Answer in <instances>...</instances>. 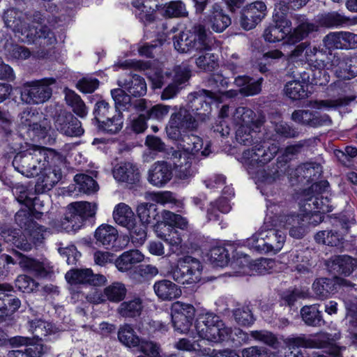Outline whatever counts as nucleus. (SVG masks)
I'll use <instances>...</instances> for the list:
<instances>
[{"label":"nucleus","instance_id":"1","mask_svg":"<svg viewBox=\"0 0 357 357\" xmlns=\"http://www.w3.org/2000/svg\"><path fill=\"white\" fill-rule=\"evenodd\" d=\"M278 151L277 144L266 146L260 142L243 151L241 162L250 174L256 175L264 183H272L284 176L286 168L283 169L282 167L286 165L282 164L278 158L276 167L260 170L275 157Z\"/></svg>","mask_w":357,"mask_h":357},{"label":"nucleus","instance_id":"2","mask_svg":"<svg viewBox=\"0 0 357 357\" xmlns=\"http://www.w3.org/2000/svg\"><path fill=\"white\" fill-rule=\"evenodd\" d=\"M283 14L275 8L273 24L265 29L263 36L268 43H276L286 39L288 45H295L306 38L310 33L317 31V26L311 22H301L291 31V22Z\"/></svg>","mask_w":357,"mask_h":357},{"label":"nucleus","instance_id":"3","mask_svg":"<svg viewBox=\"0 0 357 357\" xmlns=\"http://www.w3.org/2000/svg\"><path fill=\"white\" fill-rule=\"evenodd\" d=\"M61 161V155L52 149L32 146L24 151L18 153L13 160L16 171L26 177L38 176L45 165Z\"/></svg>","mask_w":357,"mask_h":357},{"label":"nucleus","instance_id":"4","mask_svg":"<svg viewBox=\"0 0 357 357\" xmlns=\"http://www.w3.org/2000/svg\"><path fill=\"white\" fill-rule=\"evenodd\" d=\"M195 329L200 338L213 343L227 341L232 334L231 327L226 326L219 316L209 312L199 314Z\"/></svg>","mask_w":357,"mask_h":357},{"label":"nucleus","instance_id":"5","mask_svg":"<svg viewBox=\"0 0 357 357\" xmlns=\"http://www.w3.org/2000/svg\"><path fill=\"white\" fill-rule=\"evenodd\" d=\"M341 337L340 333L334 334L328 333H319L310 337L304 335L289 337L287 340V343L290 348H312L323 349L330 347L331 354L334 357H342V352L346 349L344 347L337 346L335 343Z\"/></svg>","mask_w":357,"mask_h":357},{"label":"nucleus","instance_id":"6","mask_svg":"<svg viewBox=\"0 0 357 357\" xmlns=\"http://www.w3.org/2000/svg\"><path fill=\"white\" fill-rule=\"evenodd\" d=\"M97 211L96 203L77 202L70 204L61 222L62 228L67 232L75 231L81 228L84 222L95 216Z\"/></svg>","mask_w":357,"mask_h":357},{"label":"nucleus","instance_id":"7","mask_svg":"<svg viewBox=\"0 0 357 357\" xmlns=\"http://www.w3.org/2000/svg\"><path fill=\"white\" fill-rule=\"evenodd\" d=\"M202 266L199 259L187 255L179 258L172 267L170 275L177 282L192 284L200 281Z\"/></svg>","mask_w":357,"mask_h":357},{"label":"nucleus","instance_id":"8","mask_svg":"<svg viewBox=\"0 0 357 357\" xmlns=\"http://www.w3.org/2000/svg\"><path fill=\"white\" fill-rule=\"evenodd\" d=\"M56 82L54 78L46 77L26 82L21 92V99L27 104L37 105L46 102L52 96L50 86Z\"/></svg>","mask_w":357,"mask_h":357},{"label":"nucleus","instance_id":"9","mask_svg":"<svg viewBox=\"0 0 357 357\" xmlns=\"http://www.w3.org/2000/svg\"><path fill=\"white\" fill-rule=\"evenodd\" d=\"M328 187V183L326 181H321L311 185V186L305 190L301 195V202H303V205H307L310 209L317 210V212L321 213H328L332 211V206L330 204V200L327 197L324 196Z\"/></svg>","mask_w":357,"mask_h":357},{"label":"nucleus","instance_id":"10","mask_svg":"<svg viewBox=\"0 0 357 357\" xmlns=\"http://www.w3.org/2000/svg\"><path fill=\"white\" fill-rule=\"evenodd\" d=\"M197 126V121L190 111L181 107L171 115L166 127L167 135L170 139L176 140L182 137L181 132L193 130Z\"/></svg>","mask_w":357,"mask_h":357},{"label":"nucleus","instance_id":"11","mask_svg":"<svg viewBox=\"0 0 357 357\" xmlns=\"http://www.w3.org/2000/svg\"><path fill=\"white\" fill-rule=\"evenodd\" d=\"M195 314V307L189 303L176 301L172 304L171 315L175 331L187 333Z\"/></svg>","mask_w":357,"mask_h":357},{"label":"nucleus","instance_id":"12","mask_svg":"<svg viewBox=\"0 0 357 357\" xmlns=\"http://www.w3.org/2000/svg\"><path fill=\"white\" fill-rule=\"evenodd\" d=\"M63 161V158L61 155V160L55 162H50L45 165L38 174V178L35 185V190L38 193H44L50 190L61 178L62 172L61 169L58 167Z\"/></svg>","mask_w":357,"mask_h":357},{"label":"nucleus","instance_id":"13","mask_svg":"<svg viewBox=\"0 0 357 357\" xmlns=\"http://www.w3.org/2000/svg\"><path fill=\"white\" fill-rule=\"evenodd\" d=\"M288 264L292 271L301 275L312 273L315 266L311 251L307 248L291 250L288 255Z\"/></svg>","mask_w":357,"mask_h":357},{"label":"nucleus","instance_id":"14","mask_svg":"<svg viewBox=\"0 0 357 357\" xmlns=\"http://www.w3.org/2000/svg\"><path fill=\"white\" fill-rule=\"evenodd\" d=\"M291 119L295 123L310 128L329 126L332 120L329 115L310 109H297L293 112Z\"/></svg>","mask_w":357,"mask_h":357},{"label":"nucleus","instance_id":"15","mask_svg":"<svg viewBox=\"0 0 357 357\" xmlns=\"http://www.w3.org/2000/svg\"><path fill=\"white\" fill-rule=\"evenodd\" d=\"M56 129L68 137H80L84 134L82 123L73 114L61 111L54 117Z\"/></svg>","mask_w":357,"mask_h":357},{"label":"nucleus","instance_id":"16","mask_svg":"<svg viewBox=\"0 0 357 357\" xmlns=\"http://www.w3.org/2000/svg\"><path fill=\"white\" fill-rule=\"evenodd\" d=\"M172 82L162 91L161 99L162 100L174 98L184 88V84L191 76V70L187 65H181L175 67Z\"/></svg>","mask_w":357,"mask_h":357},{"label":"nucleus","instance_id":"17","mask_svg":"<svg viewBox=\"0 0 357 357\" xmlns=\"http://www.w3.org/2000/svg\"><path fill=\"white\" fill-rule=\"evenodd\" d=\"M17 199L26 206V208L18 211L15 216L16 223L24 229V232L27 229H30L31 227H34L36 223L32 219V208H35L40 200L37 197H29L26 192H22Z\"/></svg>","mask_w":357,"mask_h":357},{"label":"nucleus","instance_id":"18","mask_svg":"<svg viewBox=\"0 0 357 357\" xmlns=\"http://www.w3.org/2000/svg\"><path fill=\"white\" fill-rule=\"evenodd\" d=\"M172 165L166 161H157L149 168L147 181L152 185L162 188L172 178Z\"/></svg>","mask_w":357,"mask_h":357},{"label":"nucleus","instance_id":"19","mask_svg":"<svg viewBox=\"0 0 357 357\" xmlns=\"http://www.w3.org/2000/svg\"><path fill=\"white\" fill-rule=\"evenodd\" d=\"M192 50L197 52L211 51L217 46L212 33L202 24L192 27Z\"/></svg>","mask_w":357,"mask_h":357},{"label":"nucleus","instance_id":"20","mask_svg":"<svg viewBox=\"0 0 357 357\" xmlns=\"http://www.w3.org/2000/svg\"><path fill=\"white\" fill-rule=\"evenodd\" d=\"M66 280L72 284H89L100 286L107 282L106 278L100 274H93L90 268L72 269L66 274Z\"/></svg>","mask_w":357,"mask_h":357},{"label":"nucleus","instance_id":"21","mask_svg":"<svg viewBox=\"0 0 357 357\" xmlns=\"http://www.w3.org/2000/svg\"><path fill=\"white\" fill-rule=\"evenodd\" d=\"M278 225L275 227L289 229V236L297 239L302 238L307 233L305 218L300 215H283L278 218Z\"/></svg>","mask_w":357,"mask_h":357},{"label":"nucleus","instance_id":"22","mask_svg":"<svg viewBox=\"0 0 357 357\" xmlns=\"http://www.w3.org/2000/svg\"><path fill=\"white\" fill-rule=\"evenodd\" d=\"M331 67H335V72L338 77L350 79L357 75V56H340L337 54L331 55Z\"/></svg>","mask_w":357,"mask_h":357},{"label":"nucleus","instance_id":"23","mask_svg":"<svg viewBox=\"0 0 357 357\" xmlns=\"http://www.w3.org/2000/svg\"><path fill=\"white\" fill-rule=\"evenodd\" d=\"M188 99L189 108L198 114H201L199 111L208 112L211 105L218 101V97L215 93L205 89L189 94Z\"/></svg>","mask_w":357,"mask_h":357},{"label":"nucleus","instance_id":"24","mask_svg":"<svg viewBox=\"0 0 357 357\" xmlns=\"http://www.w3.org/2000/svg\"><path fill=\"white\" fill-rule=\"evenodd\" d=\"M127 294V289L124 284L114 282L104 289L103 294H96L93 296L96 303H104L109 301L112 303H119L123 301Z\"/></svg>","mask_w":357,"mask_h":357},{"label":"nucleus","instance_id":"25","mask_svg":"<svg viewBox=\"0 0 357 357\" xmlns=\"http://www.w3.org/2000/svg\"><path fill=\"white\" fill-rule=\"evenodd\" d=\"M118 84L135 97L144 96L147 91L144 79L135 74H130L125 78H121L118 81Z\"/></svg>","mask_w":357,"mask_h":357},{"label":"nucleus","instance_id":"26","mask_svg":"<svg viewBox=\"0 0 357 357\" xmlns=\"http://www.w3.org/2000/svg\"><path fill=\"white\" fill-rule=\"evenodd\" d=\"M328 59L331 61L333 57L330 55ZM312 71H314L312 77V84L314 85H326L329 82V75L325 70V68H335L331 67V63H326L322 59L315 58L312 61L307 63Z\"/></svg>","mask_w":357,"mask_h":357},{"label":"nucleus","instance_id":"27","mask_svg":"<svg viewBox=\"0 0 357 357\" xmlns=\"http://www.w3.org/2000/svg\"><path fill=\"white\" fill-rule=\"evenodd\" d=\"M180 138V145L186 152L192 155H197L200 152L201 155L205 157L209 155L211 152L210 146L206 144L203 149L204 142L200 137L195 135H184Z\"/></svg>","mask_w":357,"mask_h":357},{"label":"nucleus","instance_id":"28","mask_svg":"<svg viewBox=\"0 0 357 357\" xmlns=\"http://www.w3.org/2000/svg\"><path fill=\"white\" fill-rule=\"evenodd\" d=\"M153 289L156 296L162 301L177 298L182 294L181 288L177 284L165 279L155 282Z\"/></svg>","mask_w":357,"mask_h":357},{"label":"nucleus","instance_id":"29","mask_svg":"<svg viewBox=\"0 0 357 357\" xmlns=\"http://www.w3.org/2000/svg\"><path fill=\"white\" fill-rule=\"evenodd\" d=\"M0 235L5 242L11 243L16 248L23 250H31V243L24 238L23 233L19 229L5 226L1 229Z\"/></svg>","mask_w":357,"mask_h":357},{"label":"nucleus","instance_id":"30","mask_svg":"<svg viewBox=\"0 0 357 357\" xmlns=\"http://www.w3.org/2000/svg\"><path fill=\"white\" fill-rule=\"evenodd\" d=\"M334 273L349 275L357 266V260L348 255L335 256L328 261Z\"/></svg>","mask_w":357,"mask_h":357},{"label":"nucleus","instance_id":"31","mask_svg":"<svg viewBox=\"0 0 357 357\" xmlns=\"http://www.w3.org/2000/svg\"><path fill=\"white\" fill-rule=\"evenodd\" d=\"M114 178L119 182L134 184L139 180L138 169L132 163L125 162L121 164L113 171Z\"/></svg>","mask_w":357,"mask_h":357},{"label":"nucleus","instance_id":"32","mask_svg":"<svg viewBox=\"0 0 357 357\" xmlns=\"http://www.w3.org/2000/svg\"><path fill=\"white\" fill-rule=\"evenodd\" d=\"M220 3H223V0L215 2L212 5V10L210 17L211 28L216 32H222L227 27L231 24L230 17L225 14Z\"/></svg>","mask_w":357,"mask_h":357},{"label":"nucleus","instance_id":"33","mask_svg":"<svg viewBox=\"0 0 357 357\" xmlns=\"http://www.w3.org/2000/svg\"><path fill=\"white\" fill-rule=\"evenodd\" d=\"M94 236L99 245L109 249L114 247L119 234L117 229L113 226L103 224L96 229Z\"/></svg>","mask_w":357,"mask_h":357},{"label":"nucleus","instance_id":"34","mask_svg":"<svg viewBox=\"0 0 357 357\" xmlns=\"http://www.w3.org/2000/svg\"><path fill=\"white\" fill-rule=\"evenodd\" d=\"M319 305H305L301 309V316L304 323L312 327H321L325 324Z\"/></svg>","mask_w":357,"mask_h":357},{"label":"nucleus","instance_id":"35","mask_svg":"<svg viewBox=\"0 0 357 357\" xmlns=\"http://www.w3.org/2000/svg\"><path fill=\"white\" fill-rule=\"evenodd\" d=\"M113 218L116 224L126 228L130 227L136 220L132 208L125 203H120L115 206Z\"/></svg>","mask_w":357,"mask_h":357},{"label":"nucleus","instance_id":"36","mask_svg":"<svg viewBox=\"0 0 357 357\" xmlns=\"http://www.w3.org/2000/svg\"><path fill=\"white\" fill-rule=\"evenodd\" d=\"M143 310V302L139 297L122 302L117 308L118 314L124 318L139 317Z\"/></svg>","mask_w":357,"mask_h":357},{"label":"nucleus","instance_id":"37","mask_svg":"<svg viewBox=\"0 0 357 357\" xmlns=\"http://www.w3.org/2000/svg\"><path fill=\"white\" fill-rule=\"evenodd\" d=\"M144 255L137 250H131L124 252L116 260V266L119 271L125 272L130 270L132 266L141 262Z\"/></svg>","mask_w":357,"mask_h":357},{"label":"nucleus","instance_id":"38","mask_svg":"<svg viewBox=\"0 0 357 357\" xmlns=\"http://www.w3.org/2000/svg\"><path fill=\"white\" fill-rule=\"evenodd\" d=\"M233 120L239 126H255L256 128L260 126V122L256 119L255 112L246 107H237L234 112Z\"/></svg>","mask_w":357,"mask_h":357},{"label":"nucleus","instance_id":"39","mask_svg":"<svg viewBox=\"0 0 357 357\" xmlns=\"http://www.w3.org/2000/svg\"><path fill=\"white\" fill-rule=\"evenodd\" d=\"M266 248L268 252H273L276 253L283 248L286 240V234L284 231L276 229H266Z\"/></svg>","mask_w":357,"mask_h":357},{"label":"nucleus","instance_id":"40","mask_svg":"<svg viewBox=\"0 0 357 357\" xmlns=\"http://www.w3.org/2000/svg\"><path fill=\"white\" fill-rule=\"evenodd\" d=\"M257 128L255 126H243L236 131V139L238 143L244 146H254L259 143V137Z\"/></svg>","mask_w":357,"mask_h":357},{"label":"nucleus","instance_id":"41","mask_svg":"<svg viewBox=\"0 0 357 357\" xmlns=\"http://www.w3.org/2000/svg\"><path fill=\"white\" fill-rule=\"evenodd\" d=\"M312 289L319 299L327 298L336 290V282L333 279L321 278L317 279L312 284Z\"/></svg>","mask_w":357,"mask_h":357},{"label":"nucleus","instance_id":"42","mask_svg":"<svg viewBox=\"0 0 357 357\" xmlns=\"http://www.w3.org/2000/svg\"><path fill=\"white\" fill-rule=\"evenodd\" d=\"M65 100L66 104L80 118H84L88 114L87 107L81 97L72 90L65 91Z\"/></svg>","mask_w":357,"mask_h":357},{"label":"nucleus","instance_id":"43","mask_svg":"<svg viewBox=\"0 0 357 357\" xmlns=\"http://www.w3.org/2000/svg\"><path fill=\"white\" fill-rule=\"evenodd\" d=\"M118 339L123 345L129 348H137L141 340L132 326L128 324L120 326Z\"/></svg>","mask_w":357,"mask_h":357},{"label":"nucleus","instance_id":"44","mask_svg":"<svg viewBox=\"0 0 357 357\" xmlns=\"http://www.w3.org/2000/svg\"><path fill=\"white\" fill-rule=\"evenodd\" d=\"M29 331L36 339V343H41L40 341L43 337L52 331V324L40 319H36L29 321Z\"/></svg>","mask_w":357,"mask_h":357},{"label":"nucleus","instance_id":"45","mask_svg":"<svg viewBox=\"0 0 357 357\" xmlns=\"http://www.w3.org/2000/svg\"><path fill=\"white\" fill-rule=\"evenodd\" d=\"M136 8L135 15L144 24H148L155 20V12L158 5L154 3L153 6H148L136 0L132 3Z\"/></svg>","mask_w":357,"mask_h":357},{"label":"nucleus","instance_id":"46","mask_svg":"<svg viewBox=\"0 0 357 357\" xmlns=\"http://www.w3.org/2000/svg\"><path fill=\"white\" fill-rule=\"evenodd\" d=\"M229 197H221L215 202H211L207 209V217L209 220H218L219 212L227 213L231 210Z\"/></svg>","mask_w":357,"mask_h":357},{"label":"nucleus","instance_id":"47","mask_svg":"<svg viewBox=\"0 0 357 357\" xmlns=\"http://www.w3.org/2000/svg\"><path fill=\"white\" fill-rule=\"evenodd\" d=\"M284 93L292 100H300L308 96L305 86L299 79H293L287 82L284 89Z\"/></svg>","mask_w":357,"mask_h":357},{"label":"nucleus","instance_id":"48","mask_svg":"<svg viewBox=\"0 0 357 357\" xmlns=\"http://www.w3.org/2000/svg\"><path fill=\"white\" fill-rule=\"evenodd\" d=\"M137 213L140 222L147 226L153 224L158 215L155 205L150 203H142L139 204L137 208Z\"/></svg>","mask_w":357,"mask_h":357},{"label":"nucleus","instance_id":"49","mask_svg":"<svg viewBox=\"0 0 357 357\" xmlns=\"http://www.w3.org/2000/svg\"><path fill=\"white\" fill-rule=\"evenodd\" d=\"M342 239L341 234L333 229L319 231L314 236L317 243L329 246H338L341 244Z\"/></svg>","mask_w":357,"mask_h":357},{"label":"nucleus","instance_id":"50","mask_svg":"<svg viewBox=\"0 0 357 357\" xmlns=\"http://www.w3.org/2000/svg\"><path fill=\"white\" fill-rule=\"evenodd\" d=\"M320 169V165L317 163L305 162L296 169V174L299 182H302L303 180L309 182L314 179V177L319 172Z\"/></svg>","mask_w":357,"mask_h":357},{"label":"nucleus","instance_id":"51","mask_svg":"<svg viewBox=\"0 0 357 357\" xmlns=\"http://www.w3.org/2000/svg\"><path fill=\"white\" fill-rule=\"evenodd\" d=\"M192 30L182 31L173 38L174 47L181 53H187L192 50Z\"/></svg>","mask_w":357,"mask_h":357},{"label":"nucleus","instance_id":"52","mask_svg":"<svg viewBox=\"0 0 357 357\" xmlns=\"http://www.w3.org/2000/svg\"><path fill=\"white\" fill-rule=\"evenodd\" d=\"M123 123V116L121 112H118L106 119L103 123H99L98 127L105 132L115 134L121 130Z\"/></svg>","mask_w":357,"mask_h":357},{"label":"nucleus","instance_id":"53","mask_svg":"<svg viewBox=\"0 0 357 357\" xmlns=\"http://www.w3.org/2000/svg\"><path fill=\"white\" fill-rule=\"evenodd\" d=\"M264 236H266V231L261 229L247 239V245L250 249L260 253L268 252V248H266V239Z\"/></svg>","mask_w":357,"mask_h":357},{"label":"nucleus","instance_id":"54","mask_svg":"<svg viewBox=\"0 0 357 357\" xmlns=\"http://www.w3.org/2000/svg\"><path fill=\"white\" fill-rule=\"evenodd\" d=\"M350 20L337 12L328 13L321 16L320 23L326 27L343 26L348 24Z\"/></svg>","mask_w":357,"mask_h":357},{"label":"nucleus","instance_id":"55","mask_svg":"<svg viewBox=\"0 0 357 357\" xmlns=\"http://www.w3.org/2000/svg\"><path fill=\"white\" fill-rule=\"evenodd\" d=\"M146 227L147 225L141 222L137 223L135 220L132 222V225L130 227L126 228L130 231L132 243L136 246L142 245L144 243L147 236Z\"/></svg>","mask_w":357,"mask_h":357},{"label":"nucleus","instance_id":"56","mask_svg":"<svg viewBox=\"0 0 357 357\" xmlns=\"http://www.w3.org/2000/svg\"><path fill=\"white\" fill-rule=\"evenodd\" d=\"M111 95L115 102L116 110H130L132 107L130 96L126 93L122 89H112Z\"/></svg>","mask_w":357,"mask_h":357},{"label":"nucleus","instance_id":"57","mask_svg":"<svg viewBox=\"0 0 357 357\" xmlns=\"http://www.w3.org/2000/svg\"><path fill=\"white\" fill-rule=\"evenodd\" d=\"M235 321L241 326H250L255 321L252 311L248 305H239L232 311Z\"/></svg>","mask_w":357,"mask_h":357},{"label":"nucleus","instance_id":"58","mask_svg":"<svg viewBox=\"0 0 357 357\" xmlns=\"http://www.w3.org/2000/svg\"><path fill=\"white\" fill-rule=\"evenodd\" d=\"M45 352V347L41 343H36L24 349L13 350L9 351L8 357H41Z\"/></svg>","mask_w":357,"mask_h":357},{"label":"nucleus","instance_id":"59","mask_svg":"<svg viewBox=\"0 0 357 357\" xmlns=\"http://www.w3.org/2000/svg\"><path fill=\"white\" fill-rule=\"evenodd\" d=\"M208 258L211 263L214 266H226L229 262L228 251L225 247H214L209 251Z\"/></svg>","mask_w":357,"mask_h":357},{"label":"nucleus","instance_id":"60","mask_svg":"<svg viewBox=\"0 0 357 357\" xmlns=\"http://www.w3.org/2000/svg\"><path fill=\"white\" fill-rule=\"evenodd\" d=\"M45 232V228L36 222L34 227H31L30 229L25 231L23 233V236H24V238H26L31 243V249L33 245H37L43 243Z\"/></svg>","mask_w":357,"mask_h":357},{"label":"nucleus","instance_id":"61","mask_svg":"<svg viewBox=\"0 0 357 357\" xmlns=\"http://www.w3.org/2000/svg\"><path fill=\"white\" fill-rule=\"evenodd\" d=\"M196 65L198 68L207 72L215 70L218 66V56L213 53L207 52L196 59Z\"/></svg>","mask_w":357,"mask_h":357},{"label":"nucleus","instance_id":"62","mask_svg":"<svg viewBox=\"0 0 357 357\" xmlns=\"http://www.w3.org/2000/svg\"><path fill=\"white\" fill-rule=\"evenodd\" d=\"M116 112V110L111 107L108 102L105 100L98 101L96 102L93 110L94 119L98 125L103 123L106 119L112 116L114 112Z\"/></svg>","mask_w":357,"mask_h":357},{"label":"nucleus","instance_id":"63","mask_svg":"<svg viewBox=\"0 0 357 357\" xmlns=\"http://www.w3.org/2000/svg\"><path fill=\"white\" fill-rule=\"evenodd\" d=\"M74 180L79 185V190L84 193L91 194L98 190V185L96 181L88 175L77 174Z\"/></svg>","mask_w":357,"mask_h":357},{"label":"nucleus","instance_id":"64","mask_svg":"<svg viewBox=\"0 0 357 357\" xmlns=\"http://www.w3.org/2000/svg\"><path fill=\"white\" fill-rule=\"evenodd\" d=\"M183 160L175 167V176L180 180L189 181L195 175L196 171L188 158L184 157Z\"/></svg>","mask_w":357,"mask_h":357}]
</instances>
